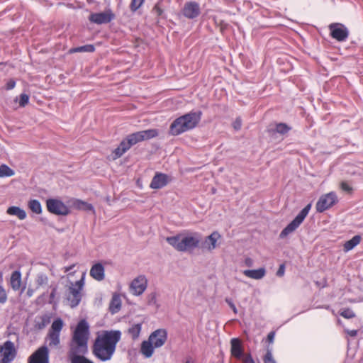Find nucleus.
<instances>
[{"mask_svg": "<svg viewBox=\"0 0 363 363\" xmlns=\"http://www.w3.org/2000/svg\"><path fill=\"white\" fill-rule=\"evenodd\" d=\"M262 360L264 363H277L271 350H267L266 354L264 355Z\"/></svg>", "mask_w": 363, "mask_h": 363, "instance_id": "72a5a7b5", "label": "nucleus"}, {"mask_svg": "<svg viewBox=\"0 0 363 363\" xmlns=\"http://www.w3.org/2000/svg\"><path fill=\"white\" fill-rule=\"evenodd\" d=\"M4 294H5V290L3 288V286L0 285V295H4Z\"/></svg>", "mask_w": 363, "mask_h": 363, "instance_id": "864d4df0", "label": "nucleus"}, {"mask_svg": "<svg viewBox=\"0 0 363 363\" xmlns=\"http://www.w3.org/2000/svg\"><path fill=\"white\" fill-rule=\"evenodd\" d=\"M233 128L235 130H238L241 128V126H242V121L240 118H236V120L234 121L233 124Z\"/></svg>", "mask_w": 363, "mask_h": 363, "instance_id": "a18cd8bd", "label": "nucleus"}, {"mask_svg": "<svg viewBox=\"0 0 363 363\" xmlns=\"http://www.w3.org/2000/svg\"><path fill=\"white\" fill-rule=\"evenodd\" d=\"M95 50L94 46L92 45H86L69 50L70 53L74 52H92Z\"/></svg>", "mask_w": 363, "mask_h": 363, "instance_id": "7c9ffc66", "label": "nucleus"}, {"mask_svg": "<svg viewBox=\"0 0 363 363\" xmlns=\"http://www.w3.org/2000/svg\"><path fill=\"white\" fill-rule=\"evenodd\" d=\"M277 132L284 134L289 130V128L285 123H279L276 126Z\"/></svg>", "mask_w": 363, "mask_h": 363, "instance_id": "58836bf2", "label": "nucleus"}, {"mask_svg": "<svg viewBox=\"0 0 363 363\" xmlns=\"http://www.w3.org/2000/svg\"><path fill=\"white\" fill-rule=\"evenodd\" d=\"M142 329L141 323H136L130 327L128 333L133 340H136L139 337Z\"/></svg>", "mask_w": 363, "mask_h": 363, "instance_id": "c85d7f7f", "label": "nucleus"}, {"mask_svg": "<svg viewBox=\"0 0 363 363\" xmlns=\"http://www.w3.org/2000/svg\"><path fill=\"white\" fill-rule=\"evenodd\" d=\"M70 204L71 206L75 209L84 211H91L93 213H95L94 208L91 203H89L80 199H72L70 201Z\"/></svg>", "mask_w": 363, "mask_h": 363, "instance_id": "b1692460", "label": "nucleus"}, {"mask_svg": "<svg viewBox=\"0 0 363 363\" xmlns=\"http://www.w3.org/2000/svg\"><path fill=\"white\" fill-rule=\"evenodd\" d=\"M9 284L14 291L22 292L26 289V284L22 281L20 270H15L11 273Z\"/></svg>", "mask_w": 363, "mask_h": 363, "instance_id": "a211bd4d", "label": "nucleus"}, {"mask_svg": "<svg viewBox=\"0 0 363 363\" xmlns=\"http://www.w3.org/2000/svg\"><path fill=\"white\" fill-rule=\"evenodd\" d=\"M167 331L166 329H157L148 337V339L141 342L140 352L145 358H150L155 350L164 346L167 341Z\"/></svg>", "mask_w": 363, "mask_h": 363, "instance_id": "20e7f679", "label": "nucleus"}, {"mask_svg": "<svg viewBox=\"0 0 363 363\" xmlns=\"http://www.w3.org/2000/svg\"><path fill=\"white\" fill-rule=\"evenodd\" d=\"M153 12L155 13L157 16H161L163 13L162 8L160 7V4H157L153 8Z\"/></svg>", "mask_w": 363, "mask_h": 363, "instance_id": "49530a36", "label": "nucleus"}, {"mask_svg": "<svg viewBox=\"0 0 363 363\" xmlns=\"http://www.w3.org/2000/svg\"><path fill=\"white\" fill-rule=\"evenodd\" d=\"M337 202V194L331 191L330 193L322 195L316 203L315 208L319 213H322L325 210L331 208Z\"/></svg>", "mask_w": 363, "mask_h": 363, "instance_id": "9d476101", "label": "nucleus"}, {"mask_svg": "<svg viewBox=\"0 0 363 363\" xmlns=\"http://www.w3.org/2000/svg\"><path fill=\"white\" fill-rule=\"evenodd\" d=\"M86 275V271H84L78 281H76L75 282L70 281L69 285V291L72 295H78L82 291L85 284Z\"/></svg>", "mask_w": 363, "mask_h": 363, "instance_id": "412c9836", "label": "nucleus"}, {"mask_svg": "<svg viewBox=\"0 0 363 363\" xmlns=\"http://www.w3.org/2000/svg\"><path fill=\"white\" fill-rule=\"evenodd\" d=\"M362 238L360 235H357L354 236L352 239L348 241H346L343 245V250L345 252H347L354 248L357 245H359L361 242Z\"/></svg>", "mask_w": 363, "mask_h": 363, "instance_id": "a878e982", "label": "nucleus"}, {"mask_svg": "<svg viewBox=\"0 0 363 363\" xmlns=\"http://www.w3.org/2000/svg\"><path fill=\"white\" fill-rule=\"evenodd\" d=\"M89 336L88 323L84 319L79 320L72 331L69 345L68 357L71 363H94L84 356L88 351Z\"/></svg>", "mask_w": 363, "mask_h": 363, "instance_id": "f257e3e1", "label": "nucleus"}, {"mask_svg": "<svg viewBox=\"0 0 363 363\" xmlns=\"http://www.w3.org/2000/svg\"><path fill=\"white\" fill-rule=\"evenodd\" d=\"M114 18V14L110 10H106L101 13H94L89 16V21L96 24L109 23Z\"/></svg>", "mask_w": 363, "mask_h": 363, "instance_id": "f3484780", "label": "nucleus"}, {"mask_svg": "<svg viewBox=\"0 0 363 363\" xmlns=\"http://www.w3.org/2000/svg\"><path fill=\"white\" fill-rule=\"evenodd\" d=\"M169 182V177L162 173H156L150 183V188L158 189L166 186Z\"/></svg>", "mask_w": 363, "mask_h": 363, "instance_id": "6ab92c4d", "label": "nucleus"}, {"mask_svg": "<svg viewBox=\"0 0 363 363\" xmlns=\"http://www.w3.org/2000/svg\"><path fill=\"white\" fill-rule=\"evenodd\" d=\"M15 174V172L6 164L0 165V177H9Z\"/></svg>", "mask_w": 363, "mask_h": 363, "instance_id": "2f4dec72", "label": "nucleus"}, {"mask_svg": "<svg viewBox=\"0 0 363 363\" xmlns=\"http://www.w3.org/2000/svg\"><path fill=\"white\" fill-rule=\"evenodd\" d=\"M157 135L158 130L157 129H149L132 133L128 135L127 138L131 145H133L139 142L155 138Z\"/></svg>", "mask_w": 363, "mask_h": 363, "instance_id": "f8f14e48", "label": "nucleus"}, {"mask_svg": "<svg viewBox=\"0 0 363 363\" xmlns=\"http://www.w3.org/2000/svg\"><path fill=\"white\" fill-rule=\"evenodd\" d=\"M311 207V204H308L296 216V218L281 232L279 237L284 238L289 234L294 232L303 221L308 215Z\"/></svg>", "mask_w": 363, "mask_h": 363, "instance_id": "1a4fd4ad", "label": "nucleus"}, {"mask_svg": "<svg viewBox=\"0 0 363 363\" xmlns=\"http://www.w3.org/2000/svg\"><path fill=\"white\" fill-rule=\"evenodd\" d=\"M147 287V279L145 275H138L129 285L130 292L134 295L143 294Z\"/></svg>", "mask_w": 363, "mask_h": 363, "instance_id": "ddd939ff", "label": "nucleus"}, {"mask_svg": "<svg viewBox=\"0 0 363 363\" xmlns=\"http://www.w3.org/2000/svg\"><path fill=\"white\" fill-rule=\"evenodd\" d=\"M29 96L26 94H21L20 95L19 105L21 107H24L28 104Z\"/></svg>", "mask_w": 363, "mask_h": 363, "instance_id": "ea45409f", "label": "nucleus"}, {"mask_svg": "<svg viewBox=\"0 0 363 363\" xmlns=\"http://www.w3.org/2000/svg\"><path fill=\"white\" fill-rule=\"evenodd\" d=\"M28 363H49V350L47 346L38 348L28 359Z\"/></svg>", "mask_w": 363, "mask_h": 363, "instance_id": "4468645a", "label": "nucleus"}, {"mask_svg": "<svg viewBox=\"0 0 363 363\" xmlns=\"http://www.w3.org/2000/svg\"><path fill=\"white\" fill-rule=\"evenodd\" d=\"M77 266L76 264H73L70 266L65 267L63 268L64 272L67 273V279L71 278L76 271H73L74 268Z\"/></svg>", "mask_w": 363, "mask_h": 363, "instance_id": "e433bc0d", "label": "nucleus"}, {"mask_svg": "<svg viewBox=\"0 0 363 363\" xmlns=\"http://www.w3.org/2000/svg\"><path fill=\"white\" fill-rule=\"evenodd\" d=\"M80 301V296H67L65 302L66 305L70 308H74L79 303Z\"/></svg>", "mask_w": 363, "mask_h": 363, "instance_id": "473e14b6", "label": "nucleus"}, {"mask_svg": "<svg viewBox=\"0 0 363 363\" xmlns=\"http://www.w3.org/2000/svg\"><path fill=\"white\" fill-rule=\"evenodd\" d=\"M331 35L338 41H344L348 36L347 29L340 23H333L329 26Z\"/></svg>", "mask_w": 363, "mask_h": 363, "instance_id": "dca6fc26", "label": "nucleus"}, {"mask_svg": "<svg viewBox=\"0 0 363 363\" xmlns=\"http://www.w3.org/2000/svg\"><path fill=\"white\" fill-rule=\"evenodd\" d=\"M121 296H113L109 303V311L112 314H115L121 310Z\"/></svg>", "mask_w": 363, "mask_h": 363, "instance_id": "bb28decb", "label": "nucleus"}, {"mask_svg": "<svg viewBox=\"0 0 363 363\" xmlns=\"http://www.w3.org/2000/svg\"><path fill=\"white\" fill-rule=\"evenodd\" d=\"M125 152H122L121 148L118 146L117 148H116L113 151V159L116 160L120 157H121Z\"/></svg>", "mask_w": 363, "mask_h": 363, "instance_id": "79ce46f5", "label": "nucleus"}, {"mask_svg": "<svg viewBox=\"0 0 363 363\" xmlns=\"http://www.w3.org/2000/svg\"><path fill=\"white\" fill-rule=\"evenodd\" d=\"M145 0H132L130 9L132 11H137L144 3Z\"/></svg>", "mask_w": 363, "mask_h": 363, "instance_id": "c9c22d12", "label": "nucleus"}, {"mask_svg": "<svg viewBox=\"0 0 363 363\" xmlns=\"http://www.w3.org/2000/svg\"><path fill=\"white\" fill-rule=\"evenodd\" d=\"M131 146H132V145L130 143L128 138H126V139L121 141L119 145V147L121 148L122 152H126L127 150H128L130 148Z\"/></svg>", "mask_w": 363, "mask_h": 363, "instance_id": "4c0bfd02", "label": "nucleus"}, {"mask_svg": "<svg viewBox=\"0 0 363 363\" xmlns=\"http://www.w3.org/2000/svg\"><path fill=\"white\" fill-rule=\"evenodd\" d=\"M201 241L199 233L184 232L177 235L167 238V242L176 250L191 252L197 248Z\"/></svg>", "mask_w": 363, "mask_h": 363, "instance_id": "7ed1b4c3", "label": "nucleus"}, {"mask_svg": "<svg viewBox=\"0 0 363 363\" xmlns=\"http://www.w3.org/2000/svg\"><path fill=\"white\" fill-rule=\"evenodd\" d=\"M121 338V333L119 330H103L98 333L92 346L93 354L101 361L110 360Z\"/></svg>", "mask_w": 363, "mask_h": 363, "instance_id": "f03ea898", "label": "nucleus"}, {"mask_svg": "<svg viewBox=\"0 0 363 363\" xmlns=\"http://www.w3.org/2000/svg\"><path fill=\"white\" fill-rule=\"evenodd\" d=\"M201 112H190L173 121L170 125V133L178 135L195 128L201 120Z\"/></svg>", "mask_w": 363, "mask_h": 363, "instance_id": "39448f33", "label": "nucleus"}, {"mask_svg": "<svg viewBox=\"0 0 363 363\" xmlns=\"http://www.w3.org/2000/svg\"><path fill=\"white\" fill-rule=\"evenodd\" d=\"M345 332L350 336V337H355L357 335V330H346Z\"/></svg>", "mask_w": 363, "mask_h": 363, "instance_id": "8fccbe9b", "label": "nucleus"}, {"mask_svg": "<svg viewBox=\"0 0 363 363\" xmlns=\"http://www.w3.org/2000/svg\"><path fill=\"white\" fill-rule=\"evenodd\" d=\"M38 293L41 295L50 294L54 295L55 289L45 273H38L34 280L33 286L28 289V294Z\"/></svg>", "mask_w": 363, "mask_h": 363, "instance_id": "423d86ee", "label": "nucleus"}, {"mask_svg": "<svg viewBox=\"0 0 363 363\" xmlns=\"http://www.w3.org/2000/svg\"><path fill=\"white\" fill-rule=\"evenodd\" d=\"M340 315L347 319L352 318L355 316V313L350 308L341 309Z\"/></svg>", "mask_w": 363, "mask_h": 363, "instance_id": "f704fd0d", "label": "nucleus"}, {"mask_svg": "<svg viewBox=\"0 0 363 363\" xmlns=\"http://www.w3.org/2000/svg\"><path fill=\"white\" fill-rule=\"evenodd\" d=\"M226 302L228 303V304L229 305V306L232 308V310L233 311V312L236 314L238 313L237 311V308L235 306V304L233 303V302L231 301V299L230 298H226Z\"/></svg>", "mask_w": 363, "mask_h": 363, "instance_id": "de8ad7c7", "label": "nucleus"}, {"mask_svg": "<svg viewBox=\"0 0 363 363\" xmlns=\"http://www.w3.org/2000/svg\"><path fill=\"white\" fill-rule=\"evenodd\" d=\"M252 263H253V261H252V259L251 258H247L245 259V264L248 267H251L252 265Z\"/></svg>", "mask_w": 363, "mask_h": 363, "instance_id": "603ef678", "label": "nucleus"}, {"mask_svg": "<svg viewBox=\"0 0 363 363\" xmlns=\"http://www.w3.org/2000/svg\"><path fill=\"white\" fill-rule=\"evenodd\" d=\"M185 363H192L191 361H186Z\"/></svg>", "mask_w": 363, "mask_h": 363, "instance_id": "4d7b16f0", "label": "nucleus"}, {"mask_svg": "<svg viewBox=\"0 0 363 363\" xmlns=\"http://www.w3.org/2000/svg\"><path fill=\"white\" fill-rule=\"evenodd\" d=\"M91 278L97 281H101L105 279V269L101 262L94 264L89 271Z\"/></svg>", "mask_w": 363, "mask_h": 363, "instance_id": "aec40b11", "label": "nucleus"}, {"mask_svg": "<svg viewBox=\"0 0 363 363\" xmlns=\"http://www.w3.org/2000/svg\"><path fill=\"white\" fill-rule=\"evenodd\" d=\"M242 362V363H255L250 354H245Z\"/></svg>", "mask_w": 363, "mask_h": 363, "instance_id": "37998d69", "label": "nucleus"}, {"mask_svg": "<svg viewBox=\"0 0 363 363\" xmlns=\"http://www.w3.org/2000/svg\"><path fill=\"white\" fill-rule=\"evenodd\" d=\"M64 323L60 318L55 319L49 329L46 340L48 342V346L50 348L60 347V333L63 328Z\"/></svg>", "mask_w": 363, "mask_h": 363, "instance_id": "0eeeda50", "label": "nucleus"}, {"mask_svg": "<svg viewBox=\"0 0 363 363\" xmlns=\"http://www.w3.org/2000/svg\"><path fill=\"white\" fill-rule=\"evenodd\" d=\"M28 206L29 209L36 213L40 214L42 213V206L39 201L36 199H31L28 201Z\"/></svg>", "mask_w": 363, "mask_h": 363, "instance_id": "c756f323", "label": "nucleus"}, {"mask_svg": "<svg viewBox=\"0 0 363 363\" xmlns=\"http://www.w3.org/2000/svg\"><path fill=\"white\" fill-rule=\"evenodd\" d=\"M230 345L231 355L238 359H242L245 354H243V347L241 341L238 338H233L230 340Z\"/></svg>", "mask_w": 363, "mask_h": 363, "instance_id": "4be33fe9", "label": "nucleus"}, {"mask_svg": "<svg viewBox=\"0 0 363 363\" xmlns=\"http://www.w3.org/2000/svg\"><path fill=\"white\" fill-rule=\"evenodd\" d=\"M17 355V349L14 343L6 340L0 345V363H11Z\"/></svg>", "mask_w": 363, "mask_h": 363, "instance_id": "6e6552de", "label": "nucleus"}, {"mask_svg": "<svg viewBox=\"0 0 363 363\" xmlns=\"http://www.w3.org/2000/svg\"><path fill=\"white\" fill-rule=\"evenodd\" d=\"M284 273V266L281 265L277 272V274L279 277H281V276H283Z\"/></svg>", "mask_w": 363, "mask_h": 363, "instance_id": "3c124183", "label": "nucleus"}, {"mask_svg": "<svg viewBox=\"0 0 363 363\" xmlns=\"http://www.w3.org/2000/svg\"><path fill=\"white\" fill-rule=\"evenodd\" d=\"M46 206L48 211L55 215L66 216L69 213V208L58 199H48Z\"/></svg>", "mask_w": 363, "mask_h": 363, "instance_id": "9b49d317", "label": "nucleus"}, {"mask_svg": "<svg viewBox=\"0 0 363 363\" xmlns=\"http://www.w3.org/2000/svg\"><path fill=\"white\" fill-rule=\"evenodd\" d=\"M340 188L342 191H347V193L352 191V188L345 182H341Z\"/></svg>", "mask_w": 363, "mask_h": 363, "instance_id": "a19ab883", "label": "nucleus"}, {"mask_svg": "<svg viewBox=\"0 0 363 363\" xmlns=\"http://www.w3.org/2000/svg\"><path fill=\"white\" fill-rule=\"evenodd\" d=\"M3 274L1 272H0V279H2Z\"/></svg>", "mask_w": 363, "mask_h": 363, "instance_id": "6e6d98bb", "label": "nucleus"}, {"mask_svg": "<svg viewBox=\"0 0 363 363\" xmlns=\"http://www.w3.org/2000/svg\"><path fill=\"white\" fill-rule=\"evenodd\" d=\"M200 13L199 5L196 2L186 3L183 9L184 15L189 18L196 17Z\"/></svg>", "mask_w": 363, "mask_h": 363, "instance_id": "5701e85b", "label": "nucleus"}, {"mask_svg": "<svg viewBox=\"0 0 363 363\" xmlns=\"http://www.w3.org/2000/svg\"><path fill=\"white\" fill-rule=\"evenodd\" d=\"M220 235L218 232H213L201 242V249L209 252H212L218 247V241L220 240Z\"/></svg>", "mask_w": 363, "mask_h": 363, "instance_id": "2eb2a0df", "label": "nucleus"}, {"mask_svg": "<svg viewBox=\"0 0 363 363\" xmlns=\"http://www.w3.org/2000/svg\"><path fill=\"white\" fill-rule=\"evenodd\" d=\"M6 301V296H0V303H4Z\"/></svg>", "mask_w": 363, "mask_h": 363, "instance_id": "5fc2aeb1", "label": "nucleus"}, {"mask_svg": "<svg viewBox=\"0 0 363 363\" xmlns=\"http://www.w3.org/2000/svg\"><path fill=\"white\" fill-rule=\"evenodd\" d=\"M242 273L247 278L259 280L265 276L266 269L264 267L257 269H247L244 270Z\"/></svg>", "mask_w": 363, "mask_h": 363, "instance_id": "393cba45", "label": "nucleus"}, {"mask_svg": "<svg viewBox=\"0 0 363 363\" xmlns=\"http://www.w3.org/2000/svg\"><path fill=\"white\" fill-rule=\"evenodd\" d=\"M15 86H16V82H15V80H13V79H9V80L7 82V83H6V89L7 90H11V89H13L15 87Z\"/></svg>", "mask_w": 363, "mask_h": 363, "instance_id": "c03bdc74", "label": "nucleus"}, {"mask_svg": "<svg viewBox=\"0 0 363 363\" xmlns=\"http://www.w3.org/2000/svg\"><path fill=\"white\" fill-rule=\"evenodd\" d=\"M6 213L11 216H16L20 220H24L26 218V211L18 206H11L7 208Z\"/></svg>", "mask_w": 363, "mask_h": 363, "instance_id": "cd10ccee", "label": "nucleus"}, {"mask_svg": "<svg viewBox=\"0 0 363 363\" xmlns=\"http://www.w3.org/2000/svg\"><path fill=\"white\" fill-rule=\"evenodd\" d=\"M274 337H275V332L274 331L270 332L267 335V342L269 343H272L274 342Z\"/></svg>", "mask_w": 363, "mask_h": 363, "instance_id": "09e8293b", "label": "nucleus"}]
</instances>
